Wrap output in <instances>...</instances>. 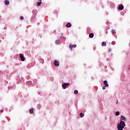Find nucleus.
Listing matches in <instances>:
<instances>
[{
	"instance_id": "nucleus-19",
	"label": "nucleus",
	"mask_w": 130,
	"mask_h": 130,
	"mask_svg": "<svg viewBox=\"0 0 130 130\" xmlns=\"http://www.w3.org/2000/svg\"><path fill=\"white\" fill-rule=\"evenodd\" d=\"M37 4V6H39L41 5V2H38Z\"/></svg>"
},
{
	"instance_id": "nucleus-7",
	"label": "nucleus",
	"mask_w": 130,
	"mask_h": 130,
	"mask_svg": "<svg viewBox=\"0 0 130 130\" xmlns=\"http://www.w3.org/2000/svg\"><path fill=\"white\" fill-rule=\"evenodd\" d=\"M104 84L105 87H108V86H109L108 82H107V81L106 80H105L104 81Z\"/></svg>"
},
{
	"instance_id": "nucleus-2",
	"label": "nucleus",
	"mask_w": 130,
	"mask_h": 130,
	"mask_svg": "<svg viewBox=\"0 0 130 130\" xmlns=\"http://www.w3.org/2000/svg\"><path fill=\"white\" fill-rule=\"evenodd\" d=\"M19 56L20 57L21 61H25V57L23 54H20Z\"/></svg>"
},
{
	"instance_id": "nucleus-29",
	"label": "nucleus",
	"mask_w": 130,
	"mask_h": 130,
	"mask_svg": "<svg viewBox=\"0 0 130 130\" xmlns=\"http://www.w3.org/2000/svg\"><path fill=\"white\" fill-rule=\"evenodd\" d=\"M4 29L6 30V29H7V28H6V27H4Z\"/></svg>"
},
{
	"instance_id": "nucleus-26",
	"label": "nucleus",
	"mask_w": 130,
	"mask_h": 130,
	"mask_svg": "<svg viewBox=\"0 0 130 130\" xmlns=\"http://www.w3.org/2000/svg\"><path fill=\"white\" fill-rule=\"evenodd\" d=\"M42 0H39V2H41Z\"/></svg>"
},
{
	"instance_id": "nucleus-17",
	"label": "nucleus",
	"mask_w": 130,
	"mask_h": 130,
	"mask_svg": "<svg viewBox=\"0 0 130 130\" xmlns=\"http://www.w3.org/2000/svg\"><path fill=\"white\" fill-rule=\"evenodd\" d=\"M80 116H81V117H84V114L82 113H81L80 114Z\"/></svg>"
},
{
	"instance_id": "nucleus-8",
	"label": "nucleus",
	"mask_w": 130,
	"mask_h": 130,
	"mask_svg": "<svg viewBox=\"0 0 130 130\" xmlns=\"http://www.w3.org/2000/svg\"><path fill=\"white\" fill-rule=\"evenodd\" d=\"M124 7L122 6V5H121V6H120L118 8V10H119L120 11H122V10L123 9Z\"/></svg>"
},
{
	"instance_id": "nucleus-5",
	"label": "nucleus",
	"mask_w": 130,
	"mask_h": 130,
	"mask_svg": "<svg viewBox=\"0 0 130 130\" xmlns=\"http://www.w3.org/2000/svg\"><path fill=\"white\" fill-rule=\"evenodd\" d=\"M121 120L122 121V120H124L125 121L126 120V118H125L124 116L121 115L120 117Z\"/></svg>"
},
{
	"instance_id": "nucleus-14",
	"label": "nucleus",
	"mask_w": 130,
	"mask_h": 130,
	"mask_svg": "<svg viewBox=\"0 0 130 130\" xmlns=\"http://www.w3.org/2000/svg\"><path fill=\"white\" fill-rule=\"evenodd\" d=\"M29 113H30V114H33V113H34V111L33 110H29Z\"/></svg>"
},
{
	"instance_id": "nucleus-9",
	"label": "nucleus",
	"mask_w": 130,
	"mask_h": 130,
	"mask_svg": "<svg viewBox=\"0 0 130 130\" xmlns=\"http://www.w3.org/2000/svg\"><path fill=\"white\" fill-rule=\"evenodd\" d=\"M72 26V24H71V23L68 22L67 25H66V27H67L68 28H70V27Z\"/></svg>"
},
{
	"instance_id": "nucleus-22",
	"label": "nucleus",
	"mask_w": 130,
	"mask_h": 130,
	"mask_svg": "<svg viewBox=\"0 0 130 130\" xmlns=\"http://www.w3.org/2000/svg\"><path fill=\"white\" fill-rule=\"evenodd\" d=\"M105 89H106V86H103V89L105 90Z\"/></svg>"
},
{
	"instance_id": "nucleus-27",
	"label": "nucleus",
	"mask_w": 130,
	"mask_h": 130,
	"mask_svg": "<svg viewBox=\"0 0 130 130\" xmlns=\"http://www.w3.org/2000/svg\"><path fill=\"white\" fill-rule=\"evenodd\" d=\"M62 35H63V34H61V37L62 36Z\"/></svg>"
},
{
	"instance_id": "nucleus-15",
	"label": "nucleus",
	"mask_w": 130,
	"mask_h": 130,
	"mask_svg": "<svg viewBox=\"0 0 130 130\" xmlns=\"http://www.w3.org/2000/svg\"><path fill=\"white\" fill-rule=\"evenodd\" d=\"M115 115H116V116H118V115H119V111L116 112Z\"/></svg>"
},
{
	"instance_id": "nucleus-12",
	"label": "nucleus",
	"mask_w": 130,
	"mask_h": 130,
	"mask_svg": "<svg viewBox=\"0 0 130 130\" xmlns=\"http://www.w3.org/2000/svg\"><path fill=\"white\" fill-rule=\"evenodd\" d=\"M60 43V41L58 40H56L55 44H59Z\"/></svg>"
},
{
	"instance_id": "nucleus-28",
	"label": "nucleus",
	"mask_w": 130,
	"mask_h": 130,
	"mask_svg": "<svg viewBox=\"0 0 130 130\" xmlns=\"http://www.w3.org/2000/svg\"><path fill=\"white\" fill-rule=\"evenodd\" d=\"M3 111H3V110H1V112H3Z\"/></svg>"
},
{
	"instance_id": "nucleus-30",
	"label": "nucleus",
	"mask_w": 130,
	"mask_h": 130,
	"mask_svg": "<svg viewBox=\"0 0 130 130\" xmlns=\"http://www.w3.org/2000/svg\"><path fill=\"white\" fill-rule=\"evenodd\" d=\"M29 83H31V81H29Z\"/></svg>"
},
{
	"instance_id": "nucleus-10",
	"label": "nucleus",
	"mask_w": 130,
	"mask_h": 130,
	"mask_svg": "<svg viewBox=\"0 0 130 130\" xmlns=\"http://www.w3.org/2000/svg\"><path fill=\"white\" fill-rule=\"evenodd\" d=\"M5 4L6 5V6H9V5H10V2H9V1H5Z\"/></svg>"
},
{
	"instance_id": "nucleus-4",
	"label": "nucleus",
	"mask_w": 130,
	"mask_h": 130,
	"mask_svg": "<svg viewBox=\"0 0 130 130\" xmlns=\"http://www.w3.org/2000/svg\"><path fill=\"white\" fill-rule=\"evenodd\" d=\"M54 66H55V67H59V62L56 60H55L54 61Z\"/></svg>"
},
{
	"instance_id": "nucleus-20",
	"label": "nucleus",
	"mask_w": 130,
	"mask_h": 130,
	"mask_svg": "<svg viewBox=\"0 0 130 130\" xmlns=\"http://www.w3.org/2000/svg\"><path fill=\"white\" fill-rule=\"evenodd\" d=\"M112 45H115V41L112 42Z\"/></svg>"
},
{
	"instance_id": "nucleus-24",
	"label": "nucleus",
	"mask_w": 130,
	"mask_h": 130,
	"mask_svg": "<svg viewBox=\"0 0 130 130\" xmlns=\"http://www.w3.org/2000/svg\"><path fill=\"white\" fill-rule=\"evenodd\" d=\"M110 51H111V49H109V52H110Z\"/></svg>"
},
{
	"instance_id": "nucleus-6",
	"label": "nucleus",
	"mask_w": 130,
	"mask_h": 130,
	"mask_svg": "<svg viewBox=\"0 0 130 130\" xmlns=\"http://www.w3.org/2000/svg\"><path fill=\"white\" fill-rule=\"evenodd\" d=\"M70 48H71V49L73 48H75V47H77V45L76 44H74V45H70V46H69Z\"/></svg>"
},
{
	"instance_id": "nucleus-3",
	"label": "nucleus",
	"mask_w": 130,
	"mask_h": 130,
	"mask_svg": "<svg viewBox=\"0 0 130 130\" xmlns=\"http://www.w3.org/2000/svg\"><path fill=\"white\" fill-rule=\"evenodd\" d=\"M69 85H70V84H69V83H63L62 85L63 89H67V87H68V86H69Z\"/></svg>"
},
{
	"instance_id": "nucleus-13",
	"label": "nucleus",
	"mask_w": 130,
	"mask_h": 130,
	"mask_svg": "<svg viewBox=\"0 0 130 130\" xmlns=\"http://www.w3.org/2000/svg\"><path fill=\"white\" fill-rule=\"evenodd\" d=\"M102 45V46H106V42H103Z\"/></svg>"
},
{
	"instance_id": "nucleus-11",
	"label": "nucleus",
	"mask_w": 130,
	"mask_h": 130,
	"mask_svg": "<svg viewBox=\"0 0 130 130\" xmlns=\"http://www.w3.org/2000/svg\"><path fill=\"white\" fill-rule=\"evenodd\" d=\"M89 37L90 38H93V37H94V34H93V33L90 34L89 35Z\"/></svg>"
},
{
	"instance_id": "nucleus-23",
	"label": "nucleus",
	"mask_w": 130,
	"mask_h": 130,
	"mask_svg": "<svg viewBox=\"0 0 130 130\" xmlns=\"http://www.w3.org/2000/svg\"><path fill=\"white\" fill-rule=\"evenodd\" d=\"M34 12H37V10H34L32 11V13H34Z\"/></svg>"
},
{
	"instance_id": "nucleus-25",
	"label": "nucleus",
	"mask_w": 130,
	"mask_h": 130,
	"mask_svg": "<svg viewBox=\"0 0 130 130\" xmlns=\"http://www.w3.org/2000/svg\"><path fill=\"white\" fill-rule=\"evenodd\" d=\"M118 101L117 100L116 104H117V103H118Z\"/></svg>"
},
{
	"instance_id": "nucleus-16",
	"label": "nucleus",
	"mask_w": 130,
	"mask_h": 130,
	"mask_svg": "<svg viewBox=\"0 0 130 130\" xmlns=\"http://www.w3.org/2000/svg\"><path fill=\"white\" fill-rule=\"evenodd\" d=\"M79 93V91L77 90H76L74 91V94H78Z\"/></svg>"
},
{
	"instance_id": "nucleus-21",
	"label": "nucleus",
	"mask_w": 130,
	"mask_h": 130,
	"mask_svg": "<svg viewBox=\"0 0 130 130\" xmlns=\"http://www.w3.org/2000/svg\"><path fill=\"white\" fill-rule=\"evenodd\" d=\"M20 20H24V17L21 16V17H20Z\"/></svg>"
},
{
	"instance_id": "nucleus-18",
	"label": "nucleus",
	"mask_w": 130,
	"mask_h": 130,
	"mask_svg": "<svg viewBox=\"0 0 130 130\" xmlns=\"http://www.w3.org/2000/svg\"><path fill=\"white\" fill-rule=\"evenodd\" d=\"M112 33H113L114 34H115L116 33V31H115V30L113 29L112 30Z\"/></svg>"
},
{
	"instance_id": "nucleus-1",
	"label": "nucleus",
	"mask_w": 130,
	"mask_h": 130,
	"mask_svg": "<svg viewBox=\"0 0 130 130\" xmlns=\"http://www.w3.org/2000/svg\"><path fill=\"white\" fill-rule=\"evenodd\" d=\"M125 127V123L123 121H120L119 123L117 124L118 130H123Z\"/></svg>"
}]
</instances>
